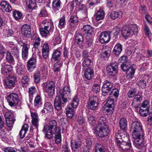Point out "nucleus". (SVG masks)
<instances>
[{
	"label": "nucleus",
	"instance_id": "4be33fe9",
	"mask_svg": "<svg viewBox=\"0 0 152 152\" xmlns=\"http://www.w3.org/2000/svg\"><path fill=\"white\" fill-rule=\"evenodd\" d=\"M31 116L32 118V124L38 131L39 121L37 114L36 113H31Z\"/></svg>",
	"mask_w": 152,
	"mask_h": 152
},
{
	"label": "nucleus",
	"instance_id": "6e6552de",
	"mask_svg": "<svg viewBox=\"0 0 152 152\" xmlns=\"http://www.w3.org/2000/svg\"><path fill=\"white\" fill-rule=\"evenodd\" d=\"M118 64L116 62L111 63L106 68L108 76L110 77H114L118 72Z\"/></svg>",
	"mask_w": 152,
	"mask_h": 152
},
{
	"label": "nucleus",
	"instance_id": "338daca9",
	"mask_svg": "<svg viewBox=\"0 0 152 152\" xmlns=\"http://www.w3.org/2000/svg\"><path fill=\"white\" fill-rule=\"evenodd\" d=\"M40 42V39L39 37H37L35 39V42L33 44L34 48L35 49H38L39 46Z\"/></svg>",
	"mask_w": 152,
	"mask_h": 152
},
{
	"label": "nucleus",
	"instance_id": "393cba45",
	"mask_svg": "<svg viewBox=\"0 0 152 152\" xmlns=\"http://www.w3.org/2000/svg\"><path fill=\"white\" fill-rule=\"evenodd\" d=\"M42 24L43 25L44 27L51 31L54 28L53 23L50 20H45L42 22Z\"/></svg>",
	"mask_w": 152,
	"mask_h": 152
},
{
	"label": "nucleus",
	"instance_id": "9b49d317",
	"mask_svg": "<svg viewBox=\"0 0 152 152\" xmlns=\"http://www.w3.org/2000/svg\"><path fill=\"white\" fill-rule=\"evenodd\" d=\"M94 129V132L99 137L102 138L107 136L109 132L107 126L96 127Z\"/></svg>",
	"mask_w": 152,
	"mask_h": 152
},
{
	"label": "nucleus",
	"instance_id": "a878e982",
	"mask_svg": "<svg viewBox=\"0 0 152 152\" xmlns=\"http://www.w3.org/2000/svg\"><path fill=\"white\" fill-rule=\"evenodd\" d=\"M94 75V70L91 68H88L86 69L84 76L86 79L90 80L93 77Z\"/></svg>",
	"mask_w": 152,
	"mask_h": 152
},
{
	"label": "nucleus",
	"instance_id": "f704fd0d",
	"mask_svg": "<svg viewBox=\"0 0 152 152\" xmlns=\"http://www.w3.org/2000/svg\"><path fill=\"white\" fill-rule=\"evenodd\" d=\"M34 104V106L37 108H38L42 105V99L39 95H37L35 97Z\"/></svg>",
	"mask_w": 152,
	"mask_h": 152
},
{
	"label": "nucleus",
	"instance_id": "bf43d9fd",
	"mask_svg": "<svg viewBox=\"0 0 152 152\" xmlns=\"http://www.w3.org/2000/svg\"><path fill=\"white\" fill-rule=\"evenodd\" d=\"M5 53L4 48L1 44H0V61L3 58Z\"/></svg>",
	"mask_w": 152,
	"mask_h": 152
},
{
	"label": "nucleus",
	"instance_id": "49530a36",
	"mask_svg": "<svg viewBox=\"0 0 152 152\" xmlns=\"http://www.w3.org/2000/svg\"><path fill=\"white\" fill-rule=\"evenodd\" d=\"M34 82L36 84L39 83L40 81L41 75L39 72L37 71L34 75Z\"/></svg>",
	"mask_w": 152,
	"mask_h": 152
},
{
	"label": "nucleus",
	"instance_id": "a211bd4d",
	"mask_svg": "<svg viewBox=\"0 0 152 152\" xmlns=\"http://www.w3.org/2000/svg\"><path fill=\"white\" fill-rule=\"evenodd\" d=\"M36 61V56L34 55H33L28 61L27 67L28 70L32 71L35 68Z\"/></svg>",
	"mask_w": 152,
	"mask_h": 152
},
{
	"label": "nucleus",
	"instance_id": "603ef678",
	"mask_svg": "<svg viewBox=\"0 0 152 152\" xmlns=\"http://www.w3.org/2000/svg\"><path fill=\"white\" fill-rule=\"evenodd\" d=\"M5 116L6 120H13L15 119L13 113L10 111L6 112L5 114Z\"/></svg>",
	"mask_w": 152,
	"mask_h": 152
},
{
	"label": "nucleus",
	"instance_id": "c756f323",
	"mask_svg": "<svg viewBox=\"0 0 152 152\" xmlns=\"http://www.w3.org/2000/svg\"><path fill=\"white\" fill-rule=\"evenodd\" d=\"M74 37L75 43L78 45H81L85 41L83 35L80 33L75 34Z\"/></svg>",
	"mask_w": 152,
	"mask_h": 152
},
{
	"label": "nucleus",
	"instance_id": "e2e57ef3",
	"mask_svg": "<svg viewBox=\"0 0 152 152\" xmlns=\"http://www.w3.org/2000/svg\"><path fill=\"white\" fill-rule=\"evenodd\" d=\"M128 61V58L126 56H123L121 57L118 60L119 63H122V64L126 63Z\"/></svg>",
	"mask_w": 152,
	"mask_h": 152
},
{
	"label": "nucleus",
	"instance_id": "4468645a",
	"mask_svg": "<svg viewBox=\"0 0 152 152\" xmlns=\"http://www.w3.org/2000/svg\"><path fill=\"white\" fill-rule=\"evenodd\" d=\"M78 18L76 15H72L69 19V30L71 32L75 30V28L77 24Z\"/></svg>",
	"mask_w": 152,
	"mask_h": 152
},
{
	"label": "nucleus",
	"instance_id": "864d4df0",
	"mask_svg": "<svg viewBox=\"0 0 152 152\" xmlns=\"http://www.w3.org/2000/svg\"><path fill=\"white\" fill-rule=\"evenodd\" d=\"M65 24V16L64 15L59 20L58 27L60 28L64 27Z\"/></svg>",
	"mask_w": 152,
	"mask_h": 152
},
{
	"label": "nucleus",
	"instance_id": "1a4fd4ad",
	"mask_svg": "<svg viewBox=\"0 0 152 152\" xmlns=\"http://www.w3.org/2000/svg\"><path fill=\"white\" fill-rule=\"evenodd\" d=\"M7 99L10 106L17 108L19 100V97L17 94L14 93H11L7 96Z\"/></svg>",
	"mask_w": 152,
	"mask_h": 152
},
{
	"label": "nucleus",
	"instance_id": "412c9836",
	"mask_svg": "<svg viewBox=\"0 0 152 152\" xmlns=\"http://www.w3.org/2000/svg\"><path fill=\"white\" fill-rule=\"evenodd\" d=\"M50 51L49 44L47 42H45L42 45V53L43 57L44 58H47L49 55Z\"/></svg>",
	"mask_w": 152,
	"mask_h": 152
},
{
	"label": "nucleus",
	"instance_id": "aec40b11",
	"mask_svg": "<svg viewBox=\"0 0 152 152\" xmlns=\"http://www.w3.org/2000/svg\"><path fill=\"white\" fill-rule=\"evenodd\" d=\"M112 83L107 80L104 82V83L103 85L102 91L103 93H107L109 92L113 87Z\"/></svg>",
	"mask_w": 152,
	"mask_h": 152
},
{
	"label": "nucleus",
	"instance_id": "4c0bfd02",
	"mask_svg": "<svg viewBox=\"0 0 152 152\" xmlns=\"http://www.w3.org/2000/svg\"><path fill=\"white\" fill-rule=\"evenodd\" d=\"M122 50V46L120 43H118L116 44L113 50L114 54L116 55H119Z\"/></svg>",
	"mask_w": 152,
	"mask_h": 152
},
{
	"label": "nucleus",
	"instance_id": "13d9d810",
	"mask_svg": "<svg viewBox=\"0 0 152 152\" xmlns=\"http://www.w3.org/2000/svg\"><path fill=\"white\" fill-rule=\"evenodd\" d=\"M120 31V28L119 26H116L114 28L112 31L114 36V37L115 38L117 37Z\"/></svg>",
	"mask_w": 152,
	"mask_h": 152
},
{
	"label": "nucleus",
	"instance_id": "6ab92c4d",
	"mask_svg": "<svg viewBox=\"0 0 152 152\" xmlns=\"http://www.w3.org/2000/svg\"><path fill=\"white\" fill-rule=\"evenodd\" d=\"M22 33L27 37H29L31 34V29L30 25L26 24L22 26L21 28Z\"/></svg>",
	"mask_w": 152,
	"mask_h": 152
},
{
	"label": "nucleus",
	"instance_id": "7ed1b4c3",
	"mask_svg": "<svg viewBox=\"0 0 152 152\" xmlns=\"http://www.w3.org/2000/svg\"><path fill=\"white\" fill-rule=\"evenodd\" d=\"M137 26L134 25L125 26L121 30L122 36L125 39H127L133 36L137 35L138 32Z\"/></svg>",
	"mask_w": 152,
	"mask_h": 152
},
{
	"label": "nucleus",
	"instance_id": "f8f14e48",
	"mask_svg": "<svg viewBox=\"0 0 152 152\" xmlns=\"http://www.w3.org/2000/svg\"><path fill=\"white\" fill-rule=\"evenodd\" d=\"M114 100H108L104 106V112L107 115L112 114L114 110Z\"/></svg>",
	"mask_w": 152,
	"mask_h": 152
},
{
	"label": "nucleus",
	"instance_id": "bb28decb",
	"mask_svg": "<svg viewBox=\"0 0 152 152\" xmlns=\"http://www.w3.org/2000/svg\"><path fill=\"white\" fill-rule=\"evenodd\" d=\"M123 138L124 139H122V142L119 140H116V142L117 144L118 148H121L123 150V147H124L126 144V141L129 140V136L127 134H124Z\"/></svg>",
	"mask_w": 152,
	"mask_h": 152
},
{
	"label": "nucleus",
	"instance_id": "2eb2a0df",
	"mask_svg": "<svg viewBox=\"0 0 152 152\" xmlns=\"http://www.w3.org/2000/svg\"><path fill=\"white\" fill-rule=\"evenodd\" d=\"M70 144L72 151H77L80 148L81 145L80 137H79L76 139H72Z\"/></svg>",
	"mask_w": 152,
	"mask_h": 152
},
{
	"label": "nucleus",
	"instance_id": "f257e3e1",
	"mask_svg": "<svg viewBox=\"0 0 152 152\" xmlns=\"http://www.w3.org/2000/svg\"><path fill=\"white\" fill-rule=\"evenodd\" d=\"M70 90L69 86L64 87L59 92V96L56 98L54 102L55 108L57 111H61L62 106L66 104L67 98L70 95Z\"/></svg>",
	"mask_w": 152,
	"mask_h": 152
},
{
	"label": "nucleus",
	"instance_id": "0eeeda50",
	"mask_svg": "<svg viewBox=\"0 0 152 152\" xmlns=\"http://www.w3.org/2000/svg\"><path fill=\"white\" fill-rule=\"evenodd\" d=\"M144 134L142 135H137L136 137L132 136L134 139L133 144L137 148L140 150L139 152H145L146 148L143 145L144 141Z\"/></svg>",
	"mask_w": 152,
	"mask_h": 152
},
{
	"label": "nucleus",
	"instance_id": "5fc2aeb1",
	"mask_svg": "<svg viewBox=\"0 0 152 152\" xmlns=\"http://www.w3.org/2000/svg\"><path fill=\"white\" fill-rule=\"evenodd\" d=\"M74 109H69L67 108V106L66 108V114L68 118H72L73 116L74 112L73 111Z\"/></svg>",
	"mask_w": 152,
	"mask_h": 152
},
{
	"label": "nucleus",
	"instance_id": "ddd939ff",
	"mask_svg": "<svg viewBox=\"0 0 152 152\" xmlns=\"http://www.w3.org/2000/svg\"><path fill=\"white\" fill-rule=\"evenodd\" d=\"M99 104L98 98L95 96L90 99L87 102V107L88 109L94 110L98 107Z\"/></svg>",
	"mask_w": 152,
	"mask_h": 152
},
{
	"label": "nucleus",
	"instance_id": "c03bdc74",
	"mask_svg": "<svg viewBox=\"0 0 152 152\" xmlns=\"http://www.w3.org/2000/svg\"><path fill=\"white\" fill-rule=\"evenodd\" d=\"M6 59L7 61L10 63H13L15 61L14 58L9 50H8L7 52Z\"/></svg>",
	"mask_w": 152,
	"mask_h": 152
},
{
	"label": "nucleus",
	"instance_id": "de8ad7c7",
	"mask_svg": "<svg viewBox=\"0 0 152 152\" xmlns=\"http://www.w3.org/2000/svg\"><path fill=\"white\" fill-rule=\"evenodd\" d=\"M86 36L85 37V41L84 42H85L86 44L89 46H90L92 43V38L91 36L89 35H85Z\"/></svg>",
	"mask_w": 152,
	"mask_h": 152
},
{
	"label": "nucleus",
	"instance_id": "dca6fc26",
	"mask_svg": "<svg viewBox=\"0 0 152 152\" xmlns=\"http://www.w3.org/2000/svg\"><path fill=\"white\" fill-rule=\"evenodd\" d=\"M62 50L61 47L55 49L53 51L51 60L52 61L55 62L57 61H60L61 59V51Z\"/></svg>",
	"mask_w": 152,
	"mask_h": 152
},
{
	"label": "nucleus",
	"instance_id": "7c9ffc66",
	"mask_svg": "<svg viewBox=\"0 0 152 152\" xmlns=\"http://www.w3.org/2000/svg\"><path fill=\"white\" fill-rule=\"evenodd\" d=\"M119 124L120 128L123 130L124 134H127V133L125 131L127 126V121L126 118H121L119 121Z\"/></svg>",
	"mask_w": 152,
	"mask_h": 152
},
{
	"label": "nucleus",
	"instance_id": "a18cd8bd",
	"mask_svg": "<svg viewBox=\"0 0 152 152\" xmlns=\"http://www.w3.org/2000/svg\"><path fill=\"white\" fill-rule=\"evenodd\" d=\"M39 31L41 35L43 37H47L50 31H51L43 27L40 28Z\"/></svg>",
	"mask_w": 152,
	"mask_h": 152
},
{
	"label": "nucleus",
	"instance_id": "ea45409f",
	"mask_svg": "<svg viewBox=\"0 0 152 152\" xmlns=\"http://www.w3.org/2000/svg\"><path fill=\"white\" fill-rule=\"evenodd\" d=\"M95 148V152H105V147L102 145L98 143H96Z\"/></svg>",
	"mask_w": 152,
	"mask_h": 152
},
{
	"label": "nucleus",
	"instance_id": "f03ea898",
	"mask_svg": "<svg viewBox=\"0 0 152 152\" xmlns=\"http://www.w3.org/2000/svg\"><path fill=\"white\" fill-rule=\"evenodd\" d=\"M60 130H61V129L60 127L57 126L56 121L53 120L49 121V125L44 126L43 132L45 133V137L50 139L53 137V133Z\"/></svg>",
	"mask_w": 152,
	"mask_h": 152
},
{
	"label": "nucleus",
	"instance_id": "9d476101",
	"mask_svg": "<svg viewBox=\"0 0 152 152\" xmlns=\"http://www.w3.org/2000/svg\"><path fill=\"white\" fill-rule=\"evenodd\" d=\"M17 81V78L15 75H10L8 78L4 80V87L6 88L12 89L15 87Z\"/></svg>",
	"mask_w": 152,
	"mask_h": 152
},
{
	"label": "nucleus",
	"instance_id": "69168bd1",
	"mask_svg": "<svg viewBox=\"0 0 152 152\" xmlns=\"http://www.w3.org/2000/svg\"><path fill=\"white\" fill-rule=\"evenodd\" d=\"M127 75H129V77H130V75H132L134 74L135 72V70L134 69L132 66H130L129 68L125 71Z\"/></svg>",
	"mask_w": 152,
	"mask_h": 152
},
{
	"label": "nucleus",
	"instance_id": "72a5a7b5",
	"mask_svg": "<svg viewBox=\"0 0 152 152\" xmlns=\"http://www.w3.org/2000/svg\"><path fill=\"white\" fill-rule=\"evenodd\" d=\"M83 30V31L85 32V33H86L87 35L91 36L94 33V28L89 25L84 26Z\"/></svg>",
	"mask_w": 152,
	"mask_h": 152
},
{
	"label": "nucleus",
	"instance_id": "8fccbe9b",
	"mask_svg": "<svg viewBox=\"0 0 152 152\" xmlns=\"http://www.w3.org/2000/svg\"><path fill=\"white\" fill-rule=\"evenodd\" d=\"M135 97L133 99L132 102L133 104H135V103L140 104L141 101L142 100V95H140L137 94Z\"/></svg>",
	"mask_w": 152,
	"mask_h": 152
},
{
	"label": "nucleus",
	"instance_id": "423d86ee",
	"mask_svg": "<svg viewBox=\"0 0 152 152\" xmlns=\"http://www.w3.org/2000/svg\"><path fill=\"white\" fill-rule=\"evenodd\" d=\"M44 91L48 93L49 97H52L55 94V84L53 81L44 83L42 85Z\"/></svg>",
	"mask_w": 152,
	"mask_h": 152
},
{
	"label": "nucleus",
	"instance_id": "b1692460",
	"mask_svg": "<svg viewBox=\"0 0 152 152\" xmlns=\"http://www.w3.org/2000/svg\"><path fill=\"white\" fill-rule=\"evenodd\" d=\"M72 102L67 105V108L69 109L76 108L78 104L79 99L77 96H75L72 99Z\"/></svg>",
	"mask_w": 152,
	"mask_h": 152
},
{
	"label": "nucleus",
	"instance_id": "c9c22d12",
	"mask_svg": "<svg viewBox=\"0 0 152 152\" xmlns=\"http://www.w3.org/2000/svg\"><path fill=\"white\" fill-rule=\"evenodd\" d=\"M107 119L104 117H101L99 119L96 127L107 126Z\"/></svg>",
	"mask_w": 152,
	"mask_h": 152
},
{
	"label": "nucleus",
	"instance_id": "c85d7f7f",
	"mask_svg": "<svg viewBox=\"0 0 152 152\" xmlns=\"http://www.w3.org/2000/svg\"><path fill=\"white\" fill-rule=\"evenodd\" d=\"M61 2L60 0H53L52 3V9L55 13L58 12L60 9Z\"/></svg>",
	"mask_w": 152,
	"mask_h": 152
},
{
	"label": "nucleus",
	"instance_id": "37998d69",
	"mask_svg": "<svg viewBox=\"0 0 152 152\" xmlns=\"http://www.w3.org/2000/svg\"><path fill=\"white\" fill-rule=\"evenodd\" d=\"M45 109L47 113H50L53 111V108L51 104L49 102H46L44 105Z\"/></svg>",
	"mask_w": 152,
	"mask_h": 152
},
{
	"label": "nucleus",
	"instance_id": "052dcab7",
	"mask_svg": "<svg viewBox=\"0 0 152 152\" xmlns=\"http://www.w3.org/2000/svg\"><path fill=\"white\" fill-rule=\"evenodd\" d=\"M150 107L149 102L148 101H145L142 103V106L140 109L149 110Z\"/></svg>",
	"mask_w": 152,
	"mask_h": 152
},
{
	"label": "nucleus",
	"instance_id": "6e6d98bb",
	"mask_svg": "<svg viewBox=\"0 0 152 152\" xmlns=\"http://www.w3.org/2000/svg\"><path fill=\"white\" fill-rule=\"evenodd\" d=\"M106 48L107 50H106L104 52L101 53V57H105L110 55L111 51V49L109 47H107Z\"/></svg>",
	"mask_w": 152,
	"mask_h": 152
},
{
	"label": "nucleus",
	"instance_id": "5701e85b",
	"mask_svg": "<svg viewBox=\"0 0 152 152\" xmlns=\"http://www.w3.org/2000/svg\"><path fill=\"white\" fill-rule=\"evenodd\" d=\"M0 6L2 9L6 12H10L12 10L11 5L7 1H3L1 2Z\"/></svg>",
	"mask_w": 152,
	"mask_h": 152
},
{
	"label": "nucleus",
	"instance_id": "a19ab883",
	"mask_svg": "<svg viewBox=\"0 0 152 152\" xmlns=\"http://www.w3.org/2000/svg\"><path fill=\"white\" fill-rule=\"evenodd\" d=\"M61 130L58 131V132H56L53 133L55 134V142L57 144H58L60 143L61 141Z\"/></svg>",
	"mask_w": 152,
	"mask_h": 152
},
{
	"label": "nucleus",
	"instance_id": "3c124183",
	"mask_svg": "<svg viewBox=\"0 0 152 152\" xmlns=\"http://www.w3.org/2000/svg\"><path fill=\"white\" fill-rule=\"evenodd\" d=\"M3 150L5 152H21L19 150L11 147H7L3 148Z\"/></svg>",
	"mask_w": 152,
	"mask_h": 152
},
{
	"label": "nucleus",
	"instance_id": "39448f33",
	"mask_svg": "<svg viewBox=\"0 0 152 152\" xmlns=\"http://www.w3.org/2000/svg\"><path fill=\"white\" fill-rule=\"evenodd\" d=\"M18 44L22 47V57L25 61L26 60L28 55V49L29 45L25 41L22 40L21 39H16Z\"/></svg>",
	"mask_w": 152,
	"mask_h": 152
},
{
	"label": "nucleus",
	"instance_id": "2f4dec72",
	"mask_svg": "<svg viewBox=\"0 0 152 152\" xmlns=\"http://www.w3.org/2000/svg\"><path fill=\"white\" fill-rule=\"evenodd\" d=\"M28 8L32 10L35 9L36 7V2H41V0H26Z\"/></svg>",
	"mask_w": 152,
	"mask_h": 152
},
{
	"label": "nucleus",
	"instance_id": "774afa93",
	"mask_svg": "<svg viewBox=\"0 0 152 152\" xmlns=\"http://www.w3.org/2000/svg\"><path fill=\"white\" fill-rule=\"evenodd\" d=\"M119 91L117 88L113 89L111 92L110 94L114 96L115 98H117L119 96Z\"/></svg>",
	"mask_w": 152,
	"mask_h": 152
},
{
	"label": "nucleus",
	"instance_id": "f3484780",
	"mask_svg": "<svg viewBox=\"0 0 152 152\" xmlns=\"http://www.w3.org/2000/svg\"><path fill=\"white\" fill-rule=\"evenodd\" d=\"M111 32L105 31L102 32L99 36V42L102 44L109 42L110 38Z\"/></svg>",
	"mask_w": 152,
	"mask_h": 152
},
{
	"label": "nucleus",
	"instance_id": "20e7f679",
	"mask_svg": "<svg viewBox=\"0 0 152 152\" xmlns=\"http://www.w3.org/2000/svg\"><path fill=\"white\" fill-rule=\"evenodd\" d=\"M130 131L132 133V136L134 137H136L137 135L142 136L144 134L142 125L141 123L138 121H134L132 123Z\"/></svg>",
	"mask_w": 152,
	"mask_h": 152
},
{
	"label": "nucleus",
	"instance_id": "473e14b6",
	"mask_svg": "<svg viewBox=\"0 0 152 152\" xmlns=\"http://www.w3.org/2000/svg\"><path fill=\"white\" fill-rule=\"evenodd\" d=\"M28 125L27 124H25L22 126L18 135V136L20 139H22L24 137L28 130Z\"/></svg>",
	"mask_w": 152,
	"mask_h": 152
},
{
	"label": "nucleus",
	"instance_id": "680f3d73",
	"mask_svg": "<svg viewBox=\"0 0 152 152\" xmlns=\"http://www.w3.org/2000/svg\"><path fill=\"white\" fill-rule=\"evenodd\" d=\"M13 16L15 19L17 20L21 18L22 14L20 12L15 10L13 12Z\"/></svg>",
	"mask_w": 152,
	"mask_h": 152
},
{
	"label": "nucleus",
	"instance_id": "cd10ccee",
	"mask_svg": "<svg viewBox=\"0 0 152 152\" xmlns=\"http://www.w3.org/2000/svg\"><path fill=\"white\" fill-rule=\"evenodd\" d=\"M1 73L4 75H6L8 72H11L12 68L13 66L10 65H1Z\"/></svg>",
	"mask_w": 152,
	"mask_h": 152
},
{
	"label": "nucleus",
	"instance_id": "09e8293b",
	"mask_svg": "<svg viewBox=\"0 0 152 152\" xmlns=\"http://www.w3.org/2000/svg\"><path fill=\"white\" fill-rule=\"evenodd\" d=\"M92 90L96 94L99 93L100 90V85L97 83H94L92 86Z\"/></svg>",
	"mask_w": 152,
	"mask_h": 152
},
{
	"label": "nucleus",
	"instance_id": "58836bf2",
	"mask_svg": "<svg viewBox=\"0 0 152 152\" xmlns=\"http://www.w3.org/2000/svg\"><path fill=\"white\" fill-rule=\"evenodd\" d=\"M105 13L104 10L100 9L97 12L96 16V19L97 20H99L104 19V17Z\"/></svg>",
	"mask_w": 152,
	"mask_h": 152
},
{
	"label": "nucleus",
	"instance_id": "0e129e2a",
	"mask_svg": "<svg viewBox=\"0 0 152 152\" xmlns=\"http://www.w3.org/2000/svg\"><path fill=\"white\" fill-rule=\"evenodd\" d=\"M36 89L35 87L32 86L29 88L28 93L30 97H33V95L35 94Z\"/></svg>",
	"mask_w": 152,
	"mask_h": 152
},
{
	"label": "nucleus",
	"instance_id": "4d7b16f0",
	"mask_svg": "<svg viewBox=\"0 0 152 152\" xmlns=\"http://www.w3.org/2000/svg\"><path fill=\"white\" fill-rule=\"evenodd\" d=\"M126 144L124 146V147H123V151H126L128 150L129 149H130L131 148V144L130 142V140L129 139V140L126 141Z\"/></svg>",
	"mask_w": 152,
	"mask_h": 152
},
{
	"label": "nucleus",
	"instance_id": "e433bc0d",
	"mask_svg": "<svg viewBox=\"0 0 152 152\" xmlns=\"http://www.w3.org/2000/svg\"><path fill=\"white\" fill-rule=\"evenodd\" d=\"M122 15V12L121 11H113L110 15V17L112 19H115L117 18H121Z\"/></svg>",
	"mask_w": 152,
	"mask_h": 152
},
{
	"label": "nucleus",
	"instance_id": "79ce46f5",
	"mask_svg": "<svg viewBox=\"0 0 152 152\" xmlns=\"http://www.w3.org/2000/svg\"><path fill=\"white\" fill-rule=\"evenodd\" d=\"M137 89L135 88H131L127 94L129 97L132 98L135 96L137 95Z\"/></svg>",
	"mask_w": 152,
	"mask_h": 152
}]
</instances>
